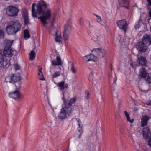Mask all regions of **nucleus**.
Returning a JSON list of instances; mask_svg holds the SVG:
<instances>
[{"label": "nucleus", "instance_id": "nucleus-1", "mask_svg": "<svg viewBox=\"0 0 151 151\" xmlns=\"http://www.w3.org/2000/svg\"><path fill=\"white\" fill-rule=\"evenodd\" d=\"M22 25L17 20H12L8 22L6 28V33L9 35H14L21 29Z\"/></svg>", "mask_w": 151, "mask_h": 151}, {"label": "nucleus", "instance_id": "nucleus-2", "mask_svg": "<svg viewBox=\"0 0 151 151\" xmlns=\"http://www.w3.org/2000/svg\"><path fill=\"white\" fill-rule=\"evenodd\" d=\"M36 6V4L34 3L32 5V13L33 17H36V13L39 14L43 13L47 7L45 3L43 1L41 0L38 2L37 6V11H36L35 7Z\"/></svg>", "mask_w": 151, "mask_h": 151}, {"label": "nucleus", "instance_id": "nucleus-3", "mask_svg": "<svg viewBox=\"0 0 151 151\" xmlns=\"http://www.w3.org/2000/svg\"><path fill=\"white\" fill-rule=\"evenodd\" d=\"M66 106H64L61 109L58 115V117L62 120L67 118L71 114L73 111L72 109Z\"/></svg>", "mask_w": 151, "mask_h": 151}, {"label": "nucleus", "instance_id": "nucleus-4", "mask_svg": "<svg viewBox=\"0 0 151 151\" xmlns=\"http://www.w3.org/2000/svg\"><path fill=\"white\" fill-rule=\"evenodd\" d=\"M151 36L150 35L145 34L142 38V52H145L147 47L151 44Z\"/></svg>", "mask_w": 151, "mask_h": 151}, {"label": "nucleus", "instance_id": "nucleus-5", "mask_svg": "<svg viewBox=\"0 0 151 151\" xmlns=\"http://www.w3.org/2000/svg\"><path fill=\"white\" fill-rule=\"evenodd\" d=\"M21 79L20 74L16 73L11 76H8L6 77L5 81L6 82L14 83L19 81Z\"/></svg>", "mask_w": 151, "mask_h": 151}, {"label": "nucleus", "instance_id": "nucleus-6", "mask_svg": "<svg viewBox=\"0 0 151 151\" xmlns=\"http://www.w3.org/2000/svg\"><path fill=\"white\" fill-rule=\"evenodd\" d=\"M19 11V9L17 7L13 6H8L6 9V14L11 17L17 16Z\"/></svg>", "mask_w": 151, "mask_h": 151}, {"label": "nucleus", "instance_id": "nucleus-7", "mask_svg": "<svg viewBox=\"0 0 151 151\" xmlns=\"http://www.w3.org/2000/svg\"><path fill=\"white\" fill-rule=\"evenodd\" d=\"M51 15L50 10H48L45 12L42 15L39 17L38 18L45 26L47 24L48 21L49 20Z\"/></svg>", "mask_w": 151, "mask_h": 151}, {"label": "nucleus", "instance_id": "nucleus-8", "mask_svg": "<svg viewBox=\"0 0 151 151\" xmlns=\"http://www.w3.org/2000/svg\"><path fill=\"white\" fill-rule=\"evenodd\" d=\"M92 52L95 54L96 57L101 58L105 56L106 52L103 48H95L92 50Z\"/></svg>", "mask_w": 151, "mask_h": 151}, {"label": "nucleus", "instance_id": "nucleus-9", "mask_svg": "<svg viewBox=\"0 0 151 151\" xmlns=\"http://www.w3.org/2000/svg\"><path fill=\"white\" fill-rule=\"evenodd\" d=\"M151 76L146 70L142 68V78L148 84H151Z\"/></svg>", "mask_w": 151, "mask_h": 151}, {"label": "nucleus", "instance_id": "nucleus-10", "mask_svg": "<svg viewBox=\"0 0 151 151\" xmlns=\"http://www.w3.org/2000/svg\"><path fill=\"white\" fill-rule=\"evenodd\" d=\"M63 97L62 98V99L63 101V103L64 106H66L67 107H69L72 109V105L74 104L76 101L77 98V97L75 96L71 98L69 101L68 103V104L67 102L64 99V93L63 92Z\"/></svg>", "mask_w": 151, "mask_h": 151}, {"label": "nucleus", "instance_id": "nucleus-11", "mask_svg": "<svg viewBox=\"0 0 151 151\" xmlns=\"http://www.w3.org/2000/svg\"><path fill=\"white\" fill-rule=\"evenodd\" d=\"M117 24L120 29H123L125 32L126 31L128 25L126 20L124 19L119 20L117 22Z\"/></svg>", "mask_w": 151, "mask_h": 151}, {"label": "nucleus", "instance_id": "nucleus-12", "mask_svg": "<svg viewBox=\"0 0 151 151\" xmlns=\"http://www.w3.org/2000/svg\"><path fill=\"white\" fill-rule=\"evenodd\" d=\"M1 58L0 61V67H8L10 65V61L5 57H4L2 55V57L0 58Z\"/></svg>", "mask_w": 151, "mask_h": 151}, {"label": "nucleus", "instance_id": "nucleus-13", "mask_svg": "<svg viewBox=\"0 0 151 151\" xmlns=\"http://www.w3.org/2000/svg\"><path fill=\"white\" fill-rule=\"evenodd\" d=\"M14 50L12 49L11 47L9 48H5L4 50L2 51V54L3 55L6 57H11L14 54Z\"/></svg>", "mask_w": 151, "mask_h": 151}, {"label": "nucleus", "instance_id": "nucleus-14", "mask_svg": "<svg viewBox=\"0 0 151 151\" xmlns=\"http://www.w3.org/2000/svg\"><path fill=\"white\" fill-rule=\"evenodd\" d=\"M143 137L146 139H149L151 136V134L149 128L147 127L143 128L142 130Z\"/></svg>", "mask_w": 151, "mask_h": 151}, {"label": "nucleus", "instance_id": "nucleus-15", "mask_svg": "<svg viewBox=\"0 0 151 151\" xmlns=\"http://www.w3.org/2000/svg\"><path fill=\"white\" fill-rule=\"evenodd\" d=\"M8 95L10 97L14 99H19L21 96V94L19 91L17 90L13 92L9 93Z\"/></svg>", "mask_w": 151, "mask_h": 151}, {"label": "nucleus", "instance_id": "nucleus-16", "mask_svg": "<svg viewBox=\"0 0 151 151\" xmlns=\"http://www.w3.org/2000/svg\"><path fill=\"white\" fill-rule=\"evenodd\" d=\"M51 63L53 66L61 65H62L61 58L59 56H57L56 59L53 60Z\"/></svg>", "mask_w": 151, "mask_h": 151}, {"label": "nucleus", "instance_id": "nucleus-17", "mask_svg": "<svg viewBox=\"0 0 151 151\" xmlns=\"http://www.w3.org/2000/svg\"><path fill=\"white\" fill-rule=\"evenodd\" d=\"M22 15L24 20L25 25H27L29 23L28 14L27 10H24L22 12Z\"/></svg>", "mask_w": 151, "mask_h": 151}, {"label": "nucleus", "instance_id": "nucleus-18", "mask_svg": "<svg viewBox=\"0 0 151 151\" xmlns=\"http://www.w3.org/2000/svg\"><path fill=\"white\" fill-rule=\"evenodd\" d=\"M119 3L120 6L128 8L129 2L128 0H119Z\"/></svg>", "mask_w": 151, "mask_h": 151}, {"label": "nucleus", "instance_id": "nucleus-19", "mask_svg": "<svg viewBox=\"0 0 151 151\" xmlns=\"http://www.w3.org/2000/svg\"><path fill=\"white\" fill-rule=\"evenodd\" d=\"M58 87H59V90H62L65 88H67L68 87L67 83H65L64 81H61L58 83Z\"/></svg>", "mask_w": 151, "mask_h": 151}, {"label": "nucleus", "instance_id": "nucleus-20", "mask_svg": "<svg viewBox=\"0 0 151 151\" xmlns=\"http://www.w3.org/2000/svg\"><path fill=\"white\" fill-rule=\"evenodd\" d=\"M13 41V40H10L8 39H6L4 40L3 44L5 47V48H9L10 47Z\"/></svg>", "mask_w": 151, "mask_h": 151}, {"label": "nucleus", "instance_id": "nucleus-21", "mask_svg": "<svg viewBox=\"0 0 151 151\" xmlns=\"http://www.w3.org/2000/svg\"><path fill=\"white\" fill-rule=\"evenodd\" d=\"M55 40L56 42L58 43H60L61 42V33L60 31L56 32L55 33Z\"/></svg>", "mask_w": 151, "mask_h": 151}, {"label": "nucleus", "instance_id": "nucleus-22", "mask_svg": "<svg viewBox=\"0 0 151 151\" xmlns=\"http://www.w3.org/2000/svg\"><path fill=\"white\" fill-rule=\"evenodd\" d=\"M150 118L147 116H145L142 117V127L147 125V122Z\"/></svg>", "mask_w": 151, "mask_h": 151}, {"label": "nucleus", "instance_id": "nucleus-23", "mask_svg": "<svg viewBox=\"0 0 151 151\" xmlns=\"http://www.w3.org/2000/svg\"><path fill=\"white\" fill-rule=\"evenodd\" d=\"M124 113L126 118L127 121L130 123H133L134 121V119H130L129 114L128 112L127 111H124Z\"/></svg>", "mask_w": 151, "mask_h": 151}, {"label": "nucleus", "instance_id": "nucleus-24", "mask_svg": "<svg viewBox=\"0 0 151 151\" xmlns=\"http://www.w3.org/2000/svg\"><path fill=\"white\" fill-rule=\"evenodd\" d=\"M71 30V26L68 24H66L64 27V32L69 33Z\"/></svg>", "mask_w": 151, "mask_h": 151}, {"label": "nucleus", "instance_id": "nucleus-25", "mask_svg": "<svg viewBox=\"0 0 151 151\" xmlns=\"http://www.w3.org/2000/svg\"><path fill=\"white\" fill-rule=\"evenodd\" d=\"M70 64L71 65L70 70L73 73L75 74L77 72V70L75 67L74 64L72 62H70Z\"/></svg>", "mask_w": 151, "mask_h": 151}, {"label": "nucleus", "instance_id": "nucleus-26", "mask_svg": "<svg viewBox=\"0 0 151 151\" xmlns=\"http://www.w3.org/2000/svg\"><path fill=\"white\" fill-rule=\"evenodd\" d=\"M42 68H40L38 70L39 79L40 80H44L45 78H44L43 73L41 71Z\"/></svg>", "mask_w": 151, "mask_h": 151}, {"label": "nucleus", "instance_id": "nucleus-27", "mask_svg": "<svg viewBox=\"0 0 151 151\" xmlns=\"http://www.w3.org/2000/svg\"><path fill=\"white\" fill-rule=\"evenodd\" d=\"M24 38L25 39L27 40L30 37V35L28 29H26L24 30Z\"/></svg>", "mask_w": 151, "mask_h": 151}, {"label": "nucleus", "instance_id": "nucleus-28", "mask_svg": "<svg viewBox=\"0 0 151 151\" xmlns=\"http://www.w3.org/2000/svg\"><path fill=\"white\" fill-rule=\"evenodd\" d=\"M134 145L135 146V149L137 151H141L142 148L141 147V145L140 143H139L138 142H136Z\"/></svg>", "mask_w": 151, "mask_h": 151}, {"label": "nucleus", "instance_id": "nucleus-29", "mask_svg": "<svg viewBox=\"0 0 151 151\" xmlns=\"http://www.w3.org/2000/svg\"><path fill=\"white\" fill-rule=\"evenodd\" d=\"M90 61H93L94 62H96L97 61V57L94 56L93 54H90Z\"/></svg>", "mask_w": 151, "mask_h": 151}, {"label": "nucleus", "instance_id": "nucleus-30", "mask_svg": "<svg viewBox=\"0 0 151 151\" xmlns=\"http://www.w3.org/2000/svg\"><path fill=\"white\" fill-rule=\"evenodd\" d=\"M136 47L137 50L141 52H142V42H137Z\"/></svg>", "mask_w": 151, "mask_h": 151}, {"label": "nucleus", "instance_id": "nucleus-31", "mask_svg": "<svg viewBox=\"0 0 151 151\" xmlns=\"http://www.w3.org/2000/svg\"><path fill=\"white\" fill-rule=\"evenodd\" d=\"M60 71H55L52 75L53 78H56L60 76Z\"/></svg>", "mask_w": 151, "mask_h": 151}, {"label": "nucleus", "instance_id": "nucleus-32", "mask_svg": "<svg viewBox=\"0 0 151 151\" xmlns=\"http://www.w3.org/2000/svg\"><path fill=\"white\" fill-rule=\"evenodd\" d=\"M68 33H67L64 32L63 34V40L65 41H68L69 39V37L68 34Z\"/></svg>", "mask_w": 151, "mask_h": 151}, {"label": "nucleus", "instance_id": "nucleus-33", "mask_svg": "<svg viewBox=\"0 0 151 151\" xmlns=\"http://www.w3.org/2000/svg\"><path fill=\"white\" fill-rule=\"evenodd\" d=\"M142 24V21L140 19L136 23L135 26V29H138L141 26Z\"/></svg>", "mask_w": 151, "mask_h": 151}, {"label": "nucleus", "instance_id": "nucleus-34", "mask_svg": "<svg viewBox=\"0 0 151 151\" xmlns=\"http://www.w3.org/2000/svg\"><path fill=\"white\" fill-rule=\"evenodd\" d=\"M49 32L50 33L53 35H55V33L56 32L59 31H57V30L55 28H52L49 29Z\"/></svg>", "mask_w": 151, "mask_h": 151}, {"label": "nucleus", "instance_id": "nucleus-35", "mask_svg": "<svg viewBox=\"0 0 151 151\" xmlns=\"http://www.w3.org/2000/svg\"><path fill=\"white\" fill-rule=\"evenodd\" d=\"M35 54L33 51H31L30 53V59L31 60H33L35 58Z\"/></svg>", "mask_w": 151, "mask_h": 151}, {"label": "nucleus", "instance_id": "nucleus-36", "mask_svg": "<svg viewBox=\"0 0 151 151\" xmlns=\"http://www.w3.org/2000/svg\"><path fill=\"white\" fill-rule=\"evenodd\" d=\"M147 60L146 58L144 57H142V66H147Z\"/></svg>", "mask_w": 151, "mask_h": 151}, {"label": "nucleus", "instance_id": "nucleus-37", "mask_svg": "<svg viewBox=\"0 0 151 151\" xmlns=\"http://www.w3.org/2000/svg\"><path fill=\"white\" fill-rule=\"evenodd\" d=\"M77 129L78 132L80 133V134L78 137V138H80L81 137V136L82 135L83 132L82 127H78Z\"/></svg>", "mask_w": 151, "mask_h": 151}, {"label": "nucleus", "instance_id": "nucleus-38", "mask_svg": "<svg viewBox=\"0 0 151 151\" xmlns=\"http://www.w3.org/2000/svg\"><path fill=\"white\" fill-rule=\"evenodd\" d=\"M90 54L84 56L83 58V59L86 61L89 62L90 61Z\"/></svg>", "mask_w": 151, "mask_h": 151}, {"label": "nucleus", "instance_id": "nucleus-39", "mask_svg": "<svg viewBox=\"0 0 151 151\" xmlns=\"http://www.w3.org/2000/svg\"><path fill=\"white\" fill-rule=\"evenodd\" d=\"M14 69L16 70H18L20 68V66L17 63L14 64Z\"/></svg>", "mask_w": 151, "mask_h": 151}, {"label": "nucleus", "instance_id": "nucleus-40", "mask_svg": "<svg viewBox=\"0 0 151 151\" xmlns=\"http://www.w3.org/2000/svg\"><path fill=\"white\" fill-rule=\"evenodd\" d=\"M4 35V31L0 29V38H3Z\"/></svg>", "mask_w": 151, "mask_h": 151}, {"label": "nucleus", "instance_id": "nucleus-41", "mask_svg": "<svg viewBox=\"0 0 151 151\" xmlns=\"http://www.w3.org/2000/svg\"><path fill=\"white\" fill-rule=\"evenodd\" d=\"M85 98L86 99H88L89 98V93L88 91H86V92Z\"/></svg>", "mask_w": 151, "mask_h": 151}, {"label": "nucleus", "instance_id": "nucleus-42", "mask_svg": "<svg viewBox=\"0 0 151 151\" xmlns=\"http://www.w3.org/2000/svg\"><path fill=\"white\" fill-rule=\"evenodd\" d=\"M76 120L78 122V127H82L83 125L80 122L79 119L78 118H77L76 119Z\"/></svg>", "mask_w": 151, "mask_h": 151}, {"label": "nucleus", "instance_id": "nucleus-43", "mask_svg": "<svg viewBox=\"0 0 151 151\" xmlns=\"http://www.w3.org/2000/svg\"><path fill=\"white\" fill-rule=\"evenodd\" d=\"M142 57L141 56L137 60V62L139 63V65H142Z\"/></svg>", "mask_w": 151, "mask_h": 151}, {"label": "nucleus", "instance_id": "nucleus-44", "mask_svg": "<svg viewBox=\"0 0 151 151\" xmlns=\"http://www.w3.org/2000/svg\"><path fill=\"white\" fill-rule=\"evenodd\" d=\"M97 19L96 20L98 22H100L101 20V17L99 16H96Z\"/></svg>", "mask_w": 151, "mask_h": 151}, {"label": "nucleus", "instance_id": "nucleus-45", "mask_svg": "<svg viewBox=\"0 0 151 151\" xmlns=\"http://www.w3.org/2000/svg\"><path fill=\"white\" fill-rule=\"evenodd\" d=\"M92 39L93 41H96L97 40V37L96 36H94L92 38Z\"/></svg>", "mask_w": 151, "mask_h": 151}, {"label": "nucleus", "instance_id": "nucleus-46", "mask_svg": "<svg viewBox=\"0 0 151 151\" xmlns=\"http://www.w3.org/2000/svg\"><path fill=\"white\" fill-rule=\"evenodd\" d=\"M146 104L151 105V100H148L146 102Z\"/></svg>", "mask_w": 151, "mask_h": 151}, {"label": "nucleus", "instance_id": "nucleus-47", "mask_svg": "<svg viewBox=\"0 0 151 151\" xmlns=\"http://www.w3.org/2000/svg\"><path fill=\"white\" fill-rule=\"evenodd\" d=\"M148 141V145L151 147V138H149Z\"/></svg>", "mask_w": 151, "mask_h": 151}, {"label": "nucleus", "instance_id": "nucleus-48", "mask_svg": "<svg viewBox=\"0 0 151 151\" xmlns=\"http://www.w3.org/2000/svg\"><path fill=\"white\" fill-rule=\"evenodd\" d=\"M139 76L140 78H142V70L141 69H140L139 70Z\"/></svg>", "mask_w": 151, "mask_h": 151}, {"label": "nucleus", "instance_id": "nucleus-49", "mask_svg": "<svg viewBox=\"0 0 151 151\" xmlns=\"http://www.w3.org/2000/svg\"><path fill=\"white\" fill-rule=\"evenodd\" d=\"M83 22V20L82 18H80L79 19V23L81 24Z\"/></svg>", "mask_w": 151, "mask_h": 151}, {"label": "nucleus", "instance_id": "nucleus-50", "mask_svg": "<svg viewBox=\"0 0 151 151\" xmlns=\"http://www.w3.org/2000/svg\"><path fill=\"white\" fill-rule=\"evenodd\" d=\"M97 81H96V80H93L92 81L93 84V85H96V84L97 83Z\"/></svg>", "mask_w": 151, "mask_h": 151}, {"label": "nucleus", "instance_id": "nucleus-51", "mask_svg": "<svg viewBox=\"0 0 151 151\" xmlns=\"http://www.w3.org/2000/svg\"><path fill=\"white\" fill-rule=\"evenodd\" d=\"M149 5L151 6V0H147Z\"/></svg>", "mask_w": 151, "mask_h": 151}, {"label": "nucleus", "instance_id": "nucleus-52", "mask_svg": "<svg viewBox=\"0 0 151 151\" xmlns=\"http://www.w3.org/2000/svg\"><path fill=\"white\" fill-rule=\"evenodd\" d=\"M133 110L134 111H137L138 110V108L137 107L135 106V107H134Z\"/></svg>", "mask_w": 151, "mask_h": 151}, {"label": "nucleus", "instance_id": "nucleus-53", "mask_svg": "<svg viewBox=\"0 0 151 151\" xmlns=\"http://www.w3.org/2000/svg\"><path fill=\"white\" fill-rule=\"evenodd\" d=\"M138 87L139 89L140 90H141V83H139V84L138 85Z\"/></svg>", "mask_w": 151, "mask_h": 151}, {"label": "nucleus", "instance_id": "nucleus-54", "mask_svg": "<svg viewBox=\"0 0 151 151\" xmlns=\"http://www.w3.org/2000/svg\"><path fill=\"white\" fill-rule=\"evenodd\" d=\"M2 50L0 49V58H1L2 56Z\"/></svg>", "mask_w": 151, "mask_h": 151}, {"label": "nucleus", "instance_id": "nucleus-55", "mask_svg": "<svg viewBox=\"0 0 151 151\" xmlns=\"http://www.w3.org/2000/svg\"><path fill=\"white\" fill-rule=\"evenodd\" d=\"M49 106H50V108L52 109V111H53V108H52V106H51V105H50V104H49Z\"/></svg>", "mask_w": 151, "mask_h": 151}, {"label": "nucleus", "instance_id": "nucleus-56", "mask_svg": "<svg viewBox=\"0 0 151 151\" xmlns=\"http://www.w3.org/2000/svg\"><path fill=\"white\" fill-rule=\"evenodd\" d=\"M116 79H114V83H116Z\"/></svg>", "mask_w": 151, "mask_h": 151}, {"label": "nucleus", "instance_id": "nucleus-57", "mask_svg": "<svg viewBox=\"0 0 151 151\" xmlns=\"http://www.w3.org/2000/svg\"><path fill=\"white\" fill-rule=\"evenodd\" d=\"M149 15L150 17H151V9L150 10L149 12Z\"/></svg>", "mask_w": 151, "mask_h": 151}, {"label": "nucleus", "instance_id": "nucleus-58", "mask_svg": "<svg viewBox=\"0 0 151 151\" xmlns=\"http://www.w3.org/2000/svg\"><path fill=\"white\" fill-rule=\"evenodd\" d=\"M21 0H14V1H15V2H17V1H20Z\"/></svg>", "mask_w": 151, "mask_h": 151}, {"label": "nucleus", "instance_id": "nucleus-59", "mask_svg": "<svg viewBox=\"0 0 151 151\" xmlns=\"http://www.w3.org/2000/svg\"><path fill=\"white\" fill-rule=\"evenodd\" d=\"M130 65L132 67H133V64L132 63H131L130 64Z\"/></svg>", "mask_w": 151, "mask_h": 151}, {"label": "nucleus", "instance_id": "nucleus-60", "mask_svg": "<svg viewBox=\"0 0 151 151\" xmlns=\"http://www.w3.org/2000/svg\"><path fill=\"white\" fill-rule=\"evenodd\" d=\"M89 27H91V25H90V23L89 22Z\"/></svg>", "mask_w": 151, "mask_h": 151}, {"label": "nucleus", "instance_id": "nucleus-61", "mask_svg": "<svg viewBox=\"0 0 151 151\" xmlns=\"http://www.w3.org/2000/svg\"><path fill=\"white\" fill-rule=\"evenodd\" d=\"M59 69H60H60H61V68H60V67H59Z\"/></svg>", "mask_w": 151, "mask_h": 151}, {"label": "nucleus", "instance_id": "nucleus-62", "mask_svg": "<svg viewBox=\"0 0 151 151\" xmlns=\"http://www.w3.org/2000/svg\"><path fill=\"white\" fill-rule=\"evenodd\" d=\"M50 112H51L52 113V114H53V113L51 111H50Z\"/></svg>", "mask_w": 151, "mask_h": 151}, {"label": "nucleus", "instance_id": "nucleus-63", "mask_svg": "<svg viewBox=\"0 0 151 151\" xmlns=\"http://www.w3.org/2000/svg\"><path fill=\"white\" fill-rule=\"evenodd\" d=\"M53 20L54 21V19H53Z\"/></svg>", "mask_w": 151, "mask_h": 151}]
</instances>
